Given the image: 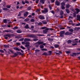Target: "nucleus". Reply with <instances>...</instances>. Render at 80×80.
<instances>
[{
    "mask_svg": "<svg viewBox=\"0 0 80 80\" xmlns=\"http://www.w3.org/2000/svg\"><path fill=\"white\" fill-rule=\"evenodd\" d=\"M25 3H27V4H29V2H28L27 0H25Z\"/></svg>",
    "mask_w": 80,
    "mask_h": 80,
    "instance_id": "a19ab883",
    "label": "nucleus"
},
{
    "mask_svg": "<svg viewBox=\"0 0 80 80\" xmlns=\"http://www.w3.org/2000/svg\"><path fill=\"white\" fill-rule=\"evenodd\" d=\"M4 37H12V36L11 35V34L7 33V34H5Z\"/></svg>",
    "mask_w": 80,
    "mask_h": 80,
    "instance_id": "1a4fd4ad",
    "label": "nucleus"
},
{
    "mask_svg": "<svg viewBox=\"0 0 80 80\" xmlns=\"http://www.w3.org/2000/svg\"><path fill=\"white\" fill-rule=\"evenodd\" d=\"M31 9H32V6H29L28 8H27V10H28V11H29V10H31Z\"/></svg>",
    "mask_w": 80,
    "mask_h": 80,
    "instance_id": "b1692460",
    "label": "nucleus"
},
{
    "mask_svg": "<svg viewBox=\"0 0 80 80\" xmlns=\"http://www.w3.org/2000/svg\"><path fill=\"white\" fill-rule=\"evenodd\" d=\"M2 10L5 11H8V12H9L10 11V10L7 8H3Z\"/></svg>",
    "mask_w": 80,
    "mask_h": 80,
    "instance_id": "4468645a",
    "label": "nucleus"
},
{
    "mask_svg": "<svg viewBox=\"0 0 80 80\" xmlns=\"http://www.w3.org/2000/svg\"><path fill=\"white\" fill-rule=\"evenodd\" d=\"M73 33L72 32H66L65 33L64 35H72Z\"/></svg>",
    "mask_w": 80,
    "mask_h": 80,
    "instance_id": "39448f33",
    "label": "nucleus"
},
{
    "mask_svg": "<svg viewBox=\"0 0 80 80\" xmlns=\"http://www.w3.org/2000/svg\"><path fill=\"white\" fill-rule=\"evenodd\" d=\"M65 33V31H62L60 32V37H63V34Z\"/></svg>",
    "mask_w": 80,
    "mask_h": 80,
    "instance_id": "7ed1b4c3",
    "label": "nucleus"
},
{
    "mask_svg": "<svg viewBox=\"0 0 80 80\" xmlns=\"http://www.w3.org/2000/svg\"><path fill=\"white\" fill-rule=\"evenodd\" d=\"M73 17H76V13H74L73 14Z\"/></svg>",
    "mask_w": 80,
    "mask_h": 80,
    "instance_id": "6e6d98bb",
    "label": "nucleus"
},
{
    "mask_svg": "<svg viewBox=\"0 0 80 80\" xmlns=\"http://www.w3.org/2000/svg\"><path fill=\"white\" fill-rule=\"evenodd\" d=\"M54 47L56 48H58L59 47V45L57 44H55L54 45Z\"/></svg>",
    "mask_w": 80,
    "mask_h": 80,
    "instance_id": "2eb2a0df",
    "label": "nucleus"
},
{
    "mask_svg": "<svg viewBox=\"0 0 80 80\" xmlns=\"http://www.w3.org/2000/svg\"><path fill=\"white\" fill-rule=\"evenodd\" d=\"M68 18H71V19H73V18L71 16H69Z\"/></svg>",
    "mask_w": 80,
    "mask_h": 80,
    "instance_id": "052dcab7",
    "label": "nucleus"
},
{
    "mask_svg": "<svg viewBox=\"0 0 80 80\" xmlns=\"http://www.w3.org/2000/svg\"><path fill=\"white\" fill-rule=\"evenodd\" d=\"M51 2L52 3H54L55 2V0H51Z\"/></svg>",
    "mask_w": 80,
    "mask_h": 80,
    "instance_id": "69168bd1",
    "label": "nucleus"
},
{
    "mask_svg": "<svg viewBox=\"0 0 80 80\" xmlns=\"http://www.w3.org/2000/svg\"><path fill=\"white\" fill-rule=\"evenodd\" d=\"M60 3L58 0H56L55 2V4L56 5H57V6H59V5H60Z\"/></svg>",
    "mask_w": 80,
    "mask_h": 80,
    "instance_id": "f8f14e48",
    "label": "nucleus"
},
{
    "mask_svg": "<svg viewBox=\"0 0 80 80\" xmlns=\"http://www.w3.org/2000/svg\"><path fill=\"white\" fill-rule=\"evenodd\" d=\"M70 7H72V5H70L68 3L66 4V8H69Z\"/></svg>",
    "mask_w": 80,
    "mask_h": 80,
    "instance_id": "423d86ee",
    "label": "nucleus"
},
{
    "mask_svg": "<svg viewBox=\"0 0 80 80\" xmlns=\"http://www.w3.org/2000/svg\"><path fill=\"white\" fill-rule=\"evenodd\" d=\"M61 6H65V2H62L61 3Z\"/></svg>",
    "mask_w": 80,
    "mask_h": 80,
    "instance_id": "393cba45",
    "label": "nucleus"
},
{
    "mask_svg": "<svg viewBox=\"0 0 80 80\" xmlns=\"http://www.w3.org/2000/svg\"><path fill=\"white\" fill-rule=\"evenodd\" d=\"M39 0H36V3H37V4H38V3Z\"/></svg>",
    "mask_w": 80,
    "mask_h": 80,
    "instance_id": "09e8293b",
    "label": "nucleus"
},
{
    "mask_svg": "<svg viewBox=\"0 0 80 80\" xmlns=\"http://www.w3.org/2000/svg\"><path fill=\"white\" fill-rule=\"evenodd\" d=\"M37 43H38V44H39V45H41V44H43V41L38 42H37Z\"/></svg>",
    "mask_w": 80,
    "mask_h": 80,
    "instance_id": "6ab92c4d",
    "label": "nucleus"
},
{
    "mask_svg": "<svg viewBox=\"0 0 80 80\" xmlns=\"http://www.w3.org/2000/svg\"><path fill=\"white\" fill-rule=\"evenodd\" d=\"M61 8L62 10H64L65 9V7L63 6H61Z\"/></svg>",
    "mask_w": 80,
    "mask_h": 80,
    "instance_id": "de8ad7c7",
    "label": "nucleus"
},
{
    "mask_svg": "<svg viewBox=\"0 0 80 80\" xmlns=\"http://www.w3.org/2000/svg\"><path fill=\"white\" fill-rule=\"evenodd\" d=\"M17 53L18 55H23V53H22L21 52H16Z\"/></svg>",
    "mask_w": 80,
    "mask_h": 80,
    "instance_id": "a211bd4d",
    "label": "nucleus"
},
{
    "mask_svg": "<svg viewBox=\"0 0 80 80\" xmlns=\"http://www.w3.org/2000/svg\"><path fill=\"white\" fill-rule=\"evenodd\" d=\"M76 26H80V23H79L76 25Z\"/></svg>",
    "mask_w": 80,
    "mask_h": 80,
    "instance_id": "0e129e2a",
    "label": "nucleus"
},
{
    "mask_svg": "<svg viewBox=\"0 0 80 80\" xmlns=\"http://www.w3.org/2000/svg\"><path fill=\"white\" fill-rule=\"evenodd\" d=\"M40 48H41V49L43 48H44V46H43V45H41L40 46Z\"/></svg>",
    "mask_w": 80,
    "mask_h": 80,
    "instance_id": "37998d69",
    "label": "nucleus"
},
{
    "mask_svg": "<svg viewBox=\"0 0 80 80\" xmlns=\"http://www.w3.org/2000/svg\"><path fill=\"white\" fill-rule=\"evenodd\" d=\"M17 32L18 33H22V30H18L17 31Z\"/></svg>",
    "mask_w": 80,
    "mask_h": 80,
    "instance_id": "4be33fe9",
    "label": "nucleus"
},
{
    "mask_svg": "<svg viewBox=\"0 0 80 80\" xmlns=\"http://www.w3.org/2000/svg\"><path fill=\"white\" fill-rule=\"evenodd\" d=\"M38 39L37 38H34L33 39V41L34 42H36V41H38Z\"/></svg>",
    "mask_w": 80,
    "mask_h": 80,
    "instance_id": "58836bf2",
    "label": "nucleus"
},
{
    "mask_svg": "<svg viewBox=\"0 0 80 80\" xmlns=\"http://www.w3.org/2000/svg\"><path fill=\"white\" fill-rule=\"evenodd\" d=\"M42 22L44 25H46V24H47V22L45 21H42Z\"/></svg>",
    "mask_w": 80,
    "mask_h": 80,
    "instance_id": "bb28decb",
    "label": "nucleus"
},
{
    "mask_svg": "<svg viewBox=\"0 0 80 80\" xmlns=\"http://www.w3.org/2000/svg\"><path fill=\"white\" fill-rule=\"evenodd\" d=\"M63 15V11H61L60 12V15L61 16H62Z\"/></svg>",
    "mask_w": 80,
    "mask_h": 80,
    "instance_id": "e433bc0d",
    "label": "nucleus"
},
{
    "mask_svg": "<svg viewBox=\"0 0 80 80\" xmlns=\"http://www.w3.org/2000/svg\"><path fill=\"white\" fill-rule=\"evenodd\" d=\"M22 3L23 5H25V2L23 1H22Z\"/></svg>",
    "mask_w": 80,
    "mask_h": 80,
    "instance_id": "5fc2aeb1",
    "label": "nucleus"
},
{
    "mask_svg": "<svg viewBox=\"0 0 80 80\" xmlns=\"http://www.w3.org/2000/svg\"><path fill=\"white\" fill-rule=\"evenodd\" d=\"M0 52H1V53H4V51L1 49L0 50Z\"/></svg>",
    "mask_w": 80,
    "mask_h": 80,
    "instance_id": "603ef678",
    "label": "nucleus"
},
{
    "mask_svg": "<svg viewBox=\"0 0 80 80\" xmlns=\"http://www.w3.org/2000/svg\"><path fill=\"white\" fill-rule=\"evenodd\" d=\"M16 44L18 46H19V45H20V42H16Z\"/></svg>",
    "mask_w": 80,
    "mask_h": 80,
    "instance_id": "8fccbe9b",
    "label": "nucleus"
},
{
    "mask_svg": "<svg viewBox=\"0 0 80 80\" xmlns=\"http://www.w3.org/2000/svg\"><path fill=\"white\" fill-rule=\"evenodd\" d=\"M42 51H47V49L45 48H43L41 49Z\"/></svg>",
    "mask_w": 80,
    "mask_h": 80,
    "instance_id": "c03bdc74",
    "label": "nucleus"
},
{
    "mask_svg": "<svg viewBox=\"0 0 80 80\" xmlns=\"http://www.w3.org/2000/svg\"><path fill=\"white\" fill-rule=\"evenodd\" d=\"M71 53V52L70 51H67L66 52V53L67 54H68L69 53Z\"/></svg>",
    "mask_w": 80,
    "mask_h": 80,
    "instance_id": "3c124183",
    "label": "nucleus"
},
{
    "mask_svg": "<svg viewBox=\"0 0 80 80\" xmlns=\"http://www.w3.org/2000/svg\"><path fill=\"white\" fill-rule=\"evenodd\" d=\"M48 40L49 41V42H52V41H53V39L52 38H48Z\"/></svg>",
    "mask_w": 80,
    "mask_h": 80,
    "instance_id": "c756f323",
    "label": "nucleus"
},
{
    "mask_svg": "<svg viewBox=\"0 0 80 80\" xmlns=\"http://www.w3.org/2000/svg\"><path fill=\"white\" fill-rule=\"evenodd\" d=\"M40 12V9H38L36 10V12Z\"/></svg>",
    "mask_w": 80,
    "mask_h": 80,
    "instance_id": "e2e57ef3",
    "label": "nucleus"
},
{
    "mask_svg": "<svg viewBox=\"0 0 80 80\" xmlns=\"http://www.w3.org/2000/svg\"><path fill=\"white\" fill-rule=\"evenodd\" d=\"M77 50H78V51H80V48H77Z\"/></svg>",
    "mask_w": 80,
    "mask_h": 80,
    "instance_id": "338daca9",
    "label": "nucleus"
},
{
    "mask_svg": "<svg viewBox=\"0 0 80 80\" xmlns=\"http://www.w3.org/2000/svg\"><path fill=\"white\" fill-rule=\"evenodd\" d=\"M29 20H30V19L29 18H26V19H25L24 20V21L25 22H28V21H29Z\"/></svg>",
    "mask_w": 80,
    "mask_h": 80,
    "instance_id": "72a5a7b5",
    "label": "nucleus"
},
{
    "mask_svg": "<svg viewBox=\"0 0 80 80\" xmlns=\"http://www.w3.org/2000/svg\"><path fill=\"white\" fill-rule=\"evenodd\" d=\"M13 30H16L18 29V27L15 26L13 28Z\"/></svg>",
    "mask_w": 80,
    "mask_h": 80,
    "instance_id": "a18cd8bd",
    "label": "nucleus"
},
{
    "mask_svg": "<svg viewBox=\"0 0 80 80\" xmlns=\"http://www.w3.org/2000/svg\"><path fill=\"white\" fill-rule=\"evenodd\" d=\"M35 13L34 12H33L32 13V16H34V15H35Z\"/></svg>",
    "mask_w": 80,
    "mask_h": 80,
    "instance_id": "774afa93",
    "label": "nucleus"
},
{
    "mask_svg": "<svg viewBox=\"0 0 80 80\" xmlns=\"http://www.w3.org/2000/svg\"><path fill=\"white\" fill-rule=\"evenodd\" d=\"M69 31L71 33H73V29H69Z\"/></svg>",
    "mask_w": 80,
    "mask_h": 80,
    "instance_id": "cd10ccee",
    "label": "nucleus"
},
{
    "mask_svg": "<svg viewBox=\"0 0 80 80\" xmlns=\"http://www.w3.org/2000/svg\"><path fill=\"white\" fill-rule=\"evenodd\" d=\"M21 48H22V49H23V50H24V49H25V48L23 47V46H22V45H21Z\"/></svg>",
    "mask_w": 80,
    "mask_h": 80,
    "instance_id": "49530a36",
    "label": "nucleus"
},
{
    "mask_svg": "<svg viewBox=\"0 0 80 80\" xmlns=\"http://www.w3.org/2000/svg\"><path fill=\"white\" fill-rule=\"evenodd\" d=\"M6 7L8 8H10V7H11V6L10 5H7L6 6Z\"/></svg>",
    "mask_w": 80,
    "mask_h": 80,
    "instance_id": "473e14b6",
    "label": "nucleus"
},
{
    "mask_svg": "<svg viewBox=\"0 0 80 80\" xmlns=\"http://www.w3.org/2000/svg\"><path fill=\"white\" fill-rule=\"evenodd\" d=\"M47 28V27H42L41 28V29H42V30H44V29H46Z\"/></svg>",
    "mask_w": 80,
    "mask_h": 80,
    "instance_id": "79ce46f5",
    "label": "nucleus"
},
{
    "mask_svg": "<svg viewBox=\"0 0 80 80\" xmlns=\"http://www.w3.org/2000/svg\"><path fill=\"white\" fill-rule=\"evenodd\" d=\"M77 18H78V20L80 22V15H77Z\"/></svg>",
    "mask_w": 80,
    "mask_h": 80,
    "instance_id": "412c9836",
    "label": "nucleus"
},
{
    "mask_svg": "<svg viewBox=\"0 0 80 80\" xmlns=\"http://www.w3.org/2000/svg\"><path fill=\"white\" fill-rule=\"evenodd\" d=\"M43 25V23L42 22H39L38 23V26H40V25Z\"/></svg>",
    "mask_w": 80,
    "mask_h": 80,
    "instance_id": "2f4dec72",
    "label": "nucleus"
},
{
    "mask_svg": "<svg viewBox=\"0 0 80 80\" xmlns=\"http://www.w3.org/2000/svg\"><path fill=\"white\" fill-rule=\"evenodd\" d=\"M39 18L41 20H44V19H45V17H44L43 16H40Z\"/></svg>",
    "mask_w": 80,
    "mask_h": 80,
    "instance_id": "f3484780",
    "label": "nucleus"
},
{
    "mask_svg": "<svg viewBox=\"0 0 80 80\" xmlns=\"http://www.w3.org/2000/svg\"><path fill=\"white\" fill-rule=\"evenodd\" d=\"M77 45V43H75L74 44H72V46H75V45Z\"/></svg>",
    "mask_w": 80,
    "mask_h": 80,
    "instance_id": "bf43d9fd",
    "label": "nucleus"
},
{
    "mask_svg": "<svg viewBox=\"0 0 80 80\" xmlns=\"http://www.w3.org/2000/svg\"><path fill=\"white\" fill-rule=\"evenodd\" d=\"M3 47L4 48H8V47H9V46L8 45H4Z\"/></svg>",
    "mask_w": 80,
    "mask_h": 80,
    "instance_id": "f704fd0d",
    "label": "nucleus"
},
{
    "mask_svg": "<svg viewBox=\"0 0 80 80\" xmlns=\"http://www.w3.org/2000/svg\"><path fill=\"white\" fill-rule=\"evenodd\" d=\"M3 22L4 23H7V19H4L3 20Z\"/></svg>",
    "mask_w": 80,
    "mask_h": 80,
    "instance_id": "c85d7f7f",
    "label": "nucleus"
},
{
    "mask_svg": "<svg viewBox=\"0 0 80 80\" xmlns=\"http://www.w3.org/2000/svg\"><path fill=\"white\" fill-rule=\"evenodd\" d=\"M24 41L25 42H27V41L28 42H30V41H31V39H30L29 38H25L24 39Z\"/></svg>",
    "mask_w": 80,
    "mask_h": 80,
    "instance_id": "0eeeda50",
    "label": "nucleus"
},
{
    "mask_svg": "<svg viewBox=\"0 0 80 80\" xmlns=\"http://www.w3.org/2000/svg\"><path fill=\"white\" fill-rule=\"evenodd\" d=\"M75 10L76 11V14H78L80 12V9L78 8H76Z\"/></svg>",
    "mask_w": 80,
    "mask_h": 80,
    "instance_id": "9d476101",
    "label": "nucleus"
},
{
    "mask_svg": "<svg viewBox=\"0 0 80 80\" xmlns=\"http://www.w3.org/2000/svg\"><path fill=\"white\" fill-rule=\"evenodd\" d=\"M29 37L31 38H36V37H37V36H36V35L34 34H31L29 35Z\"/></svg>",
    "mask_w": 80,
    "mask_h": 80,
    "instance_id": "f03ea898",
    "label": "nucleus"
},
{
    "mask_svg": "<svg viewBox=\"0 0 80 80\" xmlns=\"http://www.w3.org/2000/svg\"><path fill=\"white\" fill-rule=\"evenodd\" d=\"M40 2L42 3V4H44L45 3V1L44 0H40Z\"/></svg>",
    "mask_w": 80,
    "mask_h": 80,
    "instance_id": "aec40b11",
    "label": "nucleus"
},
{
    "mask_svg": "<svg viewBox=\"0 0 80 80\" xmlns=\"http://www.w3.org/2000/svg\"><path fill=\"white\" fill-rule=\"evenodd\" d=\"M65 10L67 13H70V11L69 10H68V9H66Z\"/></svg>",
    "mask_w": 80,
    "mask_h": 80,
    "instance_id": "a878e982",
    "label": "nucleus"
},
{
    "mask_svg": "<svg viewBox=\"0 0 80 80\" xmlns=\"http://www.w3.org/2000/svg\"><path fill=\"white\" fill-rule=\"evenodd\" d=\"M48 12V9H47V8H45L44 10L42 11V12L43 13H45Z\"/></svg>",
    "mask_w": 80,
    "mask_h": 80,
    "instance_id": "20e7f679",
    "label": "nucleus"
},
{
    "mask_svg": "<svg viewBox=\"0 0 80 80\" xmlns=\"http://www.w3.org/2000/svg\"><path fill=\"white\" fill-rule=\"evenodd\" d=\"M50 30H51V28H46V29H45V30H43V33H44V34H46V33H47L48 32V31Z\"/></svg>",
    "mask_w": 80,
    "mask_h": 80,
    "instance_id": "f257e3e1",
    "label": "nucleus"
},
{
    "mask_svg": "<svg viewBox=\"0 0 80 80\" xmlns=\"http://www.w3.org/2000/svg\"><path fill=\"white\" fill-rule=\"evenodd\" d=\"M23 40H24V38H22L19 40V42H22V41H23Z\"/></svg>",
    "mask_w": 80,
    "mask_h": 80,
    "instance_id": "4c0bfd02",
    "label": "nucleus"
},
{
    "mask_svg": "<svg viewBox=\"0 0 80 80\" xmlns=\"http://www.w3.org/2000/svg\"><path fill=\"white\" fill-rule=\"evenodd\" d=\"M67 42L68 43H72V41L71 40H68L67 41Z\"/></svg>",
    "mask_w": 80,
    "mask_h": 80,
    "instance_id": "c9c22d12",
    "label": "nucleus"
},
{
    "mask_svg": "<svg viewBox=\"0 0 80 80\" xmlns=\"http://www.w3.org/2000/svg\"><path fill=\"white\" fill-rule=\"evenodd\" d=\"M25 28H27V29L28 28H29V26H28V24H27L25 27Z\"/></svg>",
    "mask_w": 80,
    "mask_h": 80,
    "instance_id": "7c9ffc66",
    "label": "nucleus"
},
{
    "mask_svg": "<svg viewBox=\"0 0 80 80\" xmlns=\"http://www.w3.org/2000/svg\"><path fill=\"white\" fill-rule=\"evenodd\" d=\"M13 49H14V50H15L16 51H20V49L17 47L14 48Z\"/></svg>",
    "mask_w": 80,
    "mask_h": 80,
    "instance_id": "dca6fc26",
    "label": "nucleus"
},
{
    "mask_svg": "<svg viewBox=\"0 0 80 80\" xmlns=\"http://www.w3.org/2000/svg\"><path fill=\"white\" fill-rule=\"evenodd\" d=\"M25 44H26L25 46V47L27 48L30 46V42H26V43H25Z\"/></svg>",
    "mask_w": 80,
    "mask_h": 80,
    "instance_id": "6e6552de",
    "label": "nucleus"
},
{
    "mask_svg": "<svg viewBox=\"0 0 80 80\" xmlns=\"http://www.w3.org/2000/svg\"><path fill=\"white\" fill-rule=\"evenodd\" d=\"M31 22H35V20L33 19H32L31 20Z\"/></svg>",
    "mask_w": 80,
    "mask_h": 80,
    "instance_id": "864d4df0",
    "label": "nucleus"
},
{
    "mask_svg": "<svg viewBox=\"0 0 80 80\" xmlns=\"http://www.w3.org/2000/svg\"><path fill=\"white\" fill-rule=\"evenodd\" d=\"M1 27H7V25H1Z\"/></svg>",
    "mask_w": 80,
    "mask_h": 80,
    "instance_id": "4d7b16f0",
    "label": "nucleus"
},
{
    "mask_svg": "<svg viewBox=\"0 0 80 80\" xmlns=\"http://www.w3.org/2000/svg\"><path fill=\"white\" fill-rule=\"evenodd\" d=\"M7 36H5V35H4V38H5V39H8V37H6Z\"/></svg>",
    "mask_w": 80,
    "mask_h": 80,
    "instance_id": "13d9d810",
    "label": "nucleus"
},
{
    "mask_svg": "<svg viewBox=\"0 0 80 80\" xmlns=\"http://www.w3.org/2000/svg\"><path fill=\"white\" fill-rule=\"evenodd\" d=\"M14 55H13L12 56L13 57H17V56H18V54L17 53H14Z\"/></svg>",
    "mask_w": 80,
    "mask_h": 80,
    "instance_id": "5701e85b",
    "label": "nucleus"
},
{
    "mask_svg": "<svg viewBox=\"0 0 80 80\" xmlns=\"http://www.w3.org/2000/svg\"><path fill=\"white\" fill-rule=\"evenodd\" d=\"M42 55H48V54L46 52H44L42 54Z\"/></svg>",
    "mask_w": 80,
    "mask_h": 80,
    "instance_id": "ea45409f",
    "label": "nucleus"
},
{
    "mask_svg": "<svg viewBox=\"0 0 80 80\" xmlns=\"http://www.w3.org/2000/svg\"><path fill=\"white\" fill-rule=\"evenodd\" d=\"M30 46H29L27 47V48H28V50H30Z\"/></svg>",
    "mask_w": 80,
    "mask_h": 80,
    "instance_id": "680f3d73",
    "label": "nucleus"
},
{
    "mask_svg": "<svg viewBox=\"0 0 80 80\" xmlns=\"http://www.w3.org/2000/svg\"><path fill=\"white\" fill-rule=\"evenodd\" d=\"M28 12H25V13H24V16L25 17H26L28 16Z\"/></svg>",
    "mask_w": 80,
    "mask_h": 80,
    "instance_id": "ddd939ff",
    "label": "nucleus"
},
{
    "mask_svg": "<svg viewBox=\"0 0 80 80\" xmlns=\"http://www.w3.org/2000/svg\"><path fill=\"white\" fill-rule=\"evenodd\" d=\"M78 56V54L74 52L72 53V54L71 55V56H72V57H76V56Z\"/></svg>",
    "mask_w": 80,
    "mask_h": 80,
    "instance_id": "9b49d317",
    "label": "nucleus"
}]
</instances>
